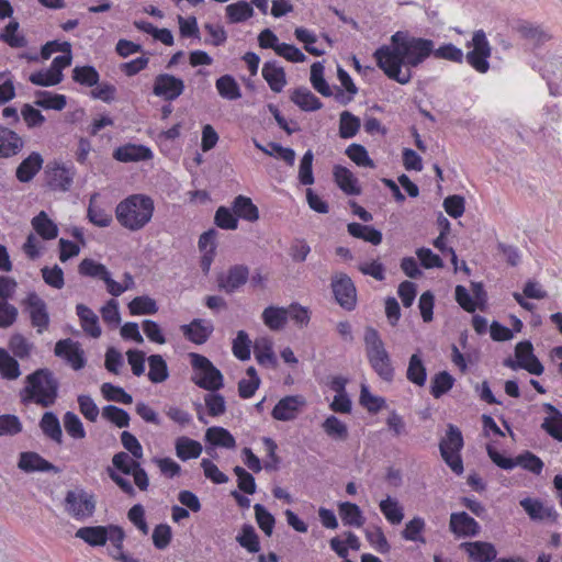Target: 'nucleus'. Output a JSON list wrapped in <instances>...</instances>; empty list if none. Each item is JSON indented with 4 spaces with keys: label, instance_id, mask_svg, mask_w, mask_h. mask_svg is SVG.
Masks as SVG:
<instances>
[{
    "label": "nucleus",
    "instance_id": "2eb2a0df",
    "mask_svg": "<svg viewBox=\"0 0 562 562\" xmlns=\"http://www.w3.org/2000/svg\"><path fill=\"white\" fill-rule=\"evenodd\" d=\"M305 404L301 395H288L281 398L273 407L271 416L276 420L289 422L296 418L301 407Z\"/></svg>",
    "mask_w": 562,
    "mask_h": 562
},
{
    "label": "nucleus",
    "instance_id": "6e6552de",
    "mask_svg": "<svg viewBox=\"0 0 562 562\" xmlns=\"http://www.w3.org/2000/svg\"><path fill=\"white\" fill-rule=\"evenodd\" d=\"M331 290L340 307L350 312L357 306V289L351 278L346 273H336L331 279Z\"/></svg>",
    "mask_w": 562,
    "mask_h": 562
},
{
    "label": "nucleus",
    "instance_id": "338daca9",
    "mask_svg": "<svg viewBox=\"0 0 562 562\" xmlns=\"http://www.w3.org/2000/svg\"><path fill=\"white\" fill-rule=\"evenodd\" d=\"M78 271L83 277L98 278L100 280L109 272L103 263L93 259L85 258L78 266Z\"/></svg>",
    "mask_w": 562,
    "mask_h": 562
},
{
    "label": "nucleus",
    "instance_id": "49530a36",
    "mask_svg": "<svg viewBox=\"0 0 562 562\" xmlns=\"http://www.w3.org/2000/svg\"><path fill=\"white\" fill-rule=\"evenodd\" d=\"M218 94L227 100H237L241 97L240 87L232 75H224L215 82Z\"/></svg>",
    "mask_w": 562,
    "mask_h": 562
},
{
    "label": "nucleus",
    "instance_id": "ddd939ff",
    "mask_svg": "<svg viewBox=\"0 0 562 562\" xmlns=\"http://www.w3.org/2000/svg\"><path fill=\"white\" fill-rule=\"evenodd\" d=\"M24 303L30 312L31 324L38 334H42L49 325V314L45 301L35 292H31L27 294Z\"/></svg>",
    "mask_w": 562,
    "mask_h": 562
},
{
    "label": "nucleus",
    "instance_id": "864d4df0",
    "mask_svg": "<svg viewBox=\"0 0 562 562\" xmlns=\"http://www.w3.org/2000/svg\"><path fill=\"white\" fill-rule=\"evenodd\" d=\"M72 80L85 87L97 86L100 75L93 66H76L72 69Z\"/></svg>",
    "mask_w": 562,
    "mask_h": 562
},
{
    "label": "nucleus",
    "instance_id": "7ed1b4c3",
    "mask_svg": "<svg viewBox=\"0 0 562 562\" xmlns=\"http://www.w3.org/2000/svg\"><path fill=\"white\" fill-rule=\"evenodd\" d=\"M58 387L59 382L49 369H37L26 376L25 400L49 407L56 402Z\"/></svg>",
    "mask_w": 562,
    "mask_h": 562
},
{
    "label": "nucleus",
    "instance_id": "680f3d73",
    "mask_svg": "<svg viewBox=\"0 0 562 562\" xmlns=\"http://www.w3.org/2000/svg\"><path fill=\"white\" fill-rule=\"evenodd\" d=\"M380 509L385 518L393 525L400 524L404 518L403 508L398 502L390 496L380 502Z\"/></svg>",
    "mask_w": 562,
    "mask_h": 562
},
{
    "label": "nucleus",
    "instance_id": "69168bd1",
    "mask_svg": "<svg viewBox=\"0 0 562 562\" xmlns=\"http://www.w3.org/2000/svg\"><path fill=\"white\" fill-rule=\"evenodd\" d=\"M214 223L222 229H236L238 227V218L231 210L226 206H220L214 215Z\"/></svg>",
    "mask_w": 562,
    "mask_h": 562
},
{
    "label": "nucleus",
    "instance_id": "6ab92c4d",
    "mask_svg": "<svg viewBox=\"0 0 562 562\" xmlns=\"http://www.w3.org/2000/svg\"><path fill=\"white\" fill-rule=\"evenodd\" d=\"M153 157V151L145 145L126 144L113 151V158L121 162L145 161Z\"/></svg>",
    "mask_w": 562,
    "mask_h": 562
},
{
    "label": "nucleus",
    "instance_id": "f704fd0d",
    "mask_svg": "<svg viewBox=\"0 0 562 562\" xmlns=\"http://www.w3.org/2000/svg\"><path fill=\"white\" fill-rule=\"evenodd\" d=\"M233 210L237 218L240 217L248 222H256L259 218L258 207L248 196L237 195L233 201Z\"/></svg>",
    "mask_w": 562,
    "mask_h": 562
},
{
    "label": "nucleus",
    "instance_id": "3c124183",
    "mask_svg": "<svg viewBox=\"0 0 562 562\" xmlns=\"http://www.w3.org/2000/svg\"><path fill=\"white\" fill-rule=\"evenodd\" d=\"M361 126L360 119L349 111L340 113L339 136L344 139L352 138L357 135Z\"/></svg>",
    "mask_w": 562,
    "mask_h": 562
},
{
    "label": "nucleus",
    "instance_id": "0eeeda50",
    "mask_svg": "<svg viewBox=\"0 0 562 562\" xmlns=\"http://www.w3.org/2000/svg\"><path fill=\"white\" fill-rule=\"evenodd\" d=\"M471 44L473 49L464 56L467 63L477 72L486 74L490 69L488 58L491 57L492 48L485 32L483 30L475 31Z\"/></svg>",
    "mask_w": 562,
    "mask_h": 562
},
{
    "label": "nucleus",
    "instance_id": "393cba45",
    "mask_svg": "<svg viewBox=\"0 0 562 562\" xmlns=\"http://www.w3.org/2000/svg\"><path fill=\"white\" fill-rule=\"evenodd\" d=\"M76 313L80 319L81 327L92 338L101 336V327L97 314L85 304H77Z\"/></svg>",
    "mask_w": 562,
    "mask_h": 562
},
{
    "label": "nucleus",
    "instance_id": "f257e3e1",
    "mask_svg": "<svg viewBox=\"0 0 562 562\" xmlns=\"http://www.w3.org/2000/svg\"><path fill=\"white\" fill-rule=\"evenodd\" d=\"M430 56L458 64L464 58L462 49L452 43L435 48L432 40L416 37L403 31L395 32L390 45H382L373 53L376 66L389 79L400 85H407L413 76L411 69Z\"/></svg>",
    "mask_w": 562,
    "mask_h": 562
},
{
    "label": "nucleus",
    "instance_id": "09e8293b",
    "mask_svg": "<svg viewBox=\"0 0 562 562\" xmlns=\"http://www.w3.org/2000/svg\"><path fill=\"white\" fill-rule=\"evenodd\" d=\"M363 341L367 358L387 352L379 331L371 326L366 327Z\"/></svg>",
    "mask_w": 562,
    "mask_h": 562
},
{
    "label": "nucleus",
    "instance_id": "7c9ffc66",
    "mask_svg": "<svg viewBox=\"0 0 562 562\" xmlns=\"http://www.w3.org/2000/svg\"><path fill=\"white\" fill-rule=\"evenodd\" d=\"M252 143L257 149L265 153L268 156H276L282 159L286 165L293 166L295 161V151L292 148L283 147L279 143L270 142L267 146L260 144L256 138Z\"/></svg>",
    "mask_w": 562,
    "mask_h": 562
},
{
    "label": "nucleus",
    "instance_id": "f3484780",
    "mask_svg": "<svg viewBox=\"0 0 562 562\" xmlns=\"http://www.w3.org/2000/svg\"><path fill=\"white\" fill-rule=\"evenodd\" d=\"M18 468L26 473L33 472H54L59 473V468L44 459L37 452H21L19 457Z\"/></svg>",
    "mask_w": 562,
    "mask_h": 562
},
{
    "label": "nucleus",
    "instance_id": "0e129e2a",
    "mask_svg": "<svg viewBox=\"0 0 562 562\" xmlns=\"http://www.w3.org/2000/svg\"><path fill=\"white\" fill-rule=\"evenodd\" d=\"M359 402L372 414L378 413L385 406V398L373 395L366 384L361 385Z\"/></svg>",
    "mask_w": 562,
    "mask_h": 562
},
{
    "label": "nucleus",
    "instance_id": "e433bc0d",
    "mask_svg": "<svg viewBox=\"0 0 562 562\" xmlns=\"http://www.w3.org/2000/svg\"><path fill=\"white\" fill-rule=\"evenodd\" d=\"M35 97L36 100L34 104L45 110L61 111L67 104V99L64 94L53 93L46 90L36 91Z\"/></svg>",
    "mask_w": 562,
    "mask_h": 562
},
{
    "label": "nucleus",
    "instance_id": "8fccbe9b",
    "mask_svg": "<svg viewBox=\"0 0 562 562\" xmlns=\"http://www.w3.org/2000/svg\"><path fill=\"white\" fill-rule=\"evenodd\" d=\"M0 374L3 379L15 380L21 375L20 364L9 351L0 347Z\"/></svg>",
    "mask_w": 562,
    "mask_h": 562
},
{
    "label": "nucleus",
    "instance_id": "4be33fe9",
    "mask_svg": "<svg viewBox=\"0 0 562 562\" xmlns=\"http://www.w3.org/2000/svg\"><path fill=\"white\" fill-rule=\"evenodd\" d=\"M333 176L338 188L348 195H359L361 188L355 175L341 165H336L333 169Z\"/></svg>",
    "mask_w": 562,
    "mask_h": 562
},
{
    "label": "nucleus",
    "instance_id": "c9c22d12",
    "mask_svg": "<svg viewBox=\"0 0 562 562\" xmlns=\"http://www.w3.org/2000/svg\"><path fill=\"white\" fill-rule=\"evenodd\" d=\"M205 440L215 447H223L227 449L236 447V440L233 435L227 429L220 426L207 428L205 432Z\"/></svg>",
    "mask_w": 562,
    "mask_h": 562
},
{
    "label": "nucleus",
    "instance_id": "20e7f679",
    "mask_svg": "<svg viewBox=\"0 0 562 562\" xmlns=\"http://www.w3.org/2000/svg\"><path fill=\"white\" fill-rule=\"evenodd\" d=\"M191 366L198 373L192 376V382L199 387L216 392L224 386L222 372L205 357L200 353H190Z\"/></svg>",
    "mask_w": 562,
    "mask_h": 562
},
{
    "label": "nucleus",
    "instance_id": "603ef678",
    "mask_svg": "<svg viewBox=\"0 0 562 562\" xmlns=\"http://www.w3.org/2000/svg\"><path fill=\"white\" fill-rule=\"evenodd\" d=\"M128 310L132 315H154L158 312V305L150 296L140 295L128 303Z\"/></svg>",
    "mask_w": 562,
    "mask_h": 562
},
{
    "label": "nucleus",
    "instance_id": "ea45409f",
    "mask_svg": "<svg viewBox=\"0 0 562 562\" xmlns=\"http://www.w3.org/2000/svg\"><path fill=\"white\" fill-rule=\"evenodd\" d=\"M262 321L271 330L282 329L288 321L285 307L268 306L262 312Z\"/></svg>",
    "mask_w": 562,
    "mask_h": 562
},
{
    "label": "nucleus",
    "instance_id": "bb28decb",
    "mask_svg": "<svg viewBox=\"0 0 562 562\" xmlns=\"http://www.w3.org/2000/svg\"><path fill=\"white\" fill-rule=\"evenodd\" d=\"M290 99L301 110L306 112L317 111L323 106L322 101L306 87H299L294 89L290 95Z\"/></svg>",
    "mask_w": 562,
    "mask_h": 562
},
{
    "label": "nucleus",
    "instance_id": "e2e57ef3",
    "mask_svg": "<svg viewBox=\"0 0 562 562\" xmlns=\"http://www.w3.org/2000/svg\"><path fill=\"white\" fill-rule=\"evenodd\" d=\"M251 341L245 330L237 331L236 338L233 340V353L240 361L250 359Z\"/></svg>",
    "mask_w": 562,
    "mask_h": 562
},
{
    "label": "nucleus",
    "instance_id": "9d476101",
    "mask_svg": "<svg viewBox=\"0 0 562 562\" xmlns=\"http://www.w3.org/2000/svg\"><path fill=\"white\" fill-rule=\"evenodd\" d=\"M186 89L184 81L171 74L162 72L155 77L153 93L167 102L178 99Z\"/></svg>",
    "mask_w": 562,
    "mask_h": 562
},
{
    "label": "nucleus",
    "instance_id": "13d9d810",
    "mask_svg": "<svg viewBox=\"0 0 562 562\" xmlns=\"http://www.w3.org/2000/svg\"><path fill=\"white\" fill-rule=\"evenodd\" d=\"M97 193H94L90 198V203L87 211L88 220L98 227H108L112 223L113 218L110 213L103 210L100 206H95L93 204L94 199L97 198Z\"/></svg>",
    "mask_w": 562,
    "mask_h": 562
},
{
    "label": "nucleus",
    "instance_id": "39448f33",
    "mask_svg": "<svg viewBox=\"0 0 562 562\" xmlns=\"http://www.w3.org/2000/svg\"><path fill=\"white\" fill-rule=\"evenodd\" d=\"M464 446L463 436L461 430L449 424L446 437L439 442V450L441 458L447 465L458 475L463 473V461L460 454Z\"/></svg>",
    "mask_w": 562,
    "mask_h": 562
},
{
    "label": "nucleus",
    "instance_id": "5701e85b",
    "mask_svg": "<svg viewBox=\"0 0 562 562\" xmlns=\"http://www.w3.org/2000/svg\"><path fill=\"white\" fill-rule=\"evenodd\" d=\"M261 74L270 89L276 93L281 92L286 85L285 71L283 67L278 66L274 60L266 61Z\"/></svg>",
    "mask_w": 562,
    "mask_h": 562
},
{
    "label": "nucleus",
    "instance_id": "de8ad7c7",
    "mask_svg": "<svg viewBox=\"0 0 562 562\" xmlns=\"http://www.w3.org/2000/svg\"><path fill=\"white\" fill-rule=\"evenodd\" d=\"M236 541L249 553H257L260 551L259 537L251 525H243L240 532L236 537Z\"/></svg>",
    "mask_w": 562,
    "mask_h": 562
},
{
    "label": "nucleus",
    "instance_id": "37998d69",
    "mask_svg": "<svg viewBox=\"0 0 562 562\" xmlns=\"http://www.w3.org/2000/svg\"><path fill=\"white\" fill-rule=\"evenodd\" d=\"M149 371L148 379L153 383H162L169 376V370L166 360L161 355H151L147 358Z\"/></svg>",
    "mask_w": 562,
    "mask_h": 562
},
{
    "label": "nucleus",
    "instance_id": "a19ab883",
    "mask_svg": "<svg viewBox=\"0 0 562 562\" xmlns=\"http://www.w3.org/2000/svg\"><path fill=\"white\" fill-rule=\"evenodd\" d=\"M519 504L532 520H543L555 516L553 508H546L538 499L527 497L521 499Z\"/></svg>",
    "mask_w": 562,
    "mask_h": 562
},
{
    "label": "nucleus",
    "instance_id": "b1692460",
    "mask_svg": "<svg viewBox=\"0 0 562 562\" xmlns=\"http://www.w3.org/2000/svg\"><path fill=\"white\" fill-rule=\"evenodd\" d=\"M543 409L549 414L541 427L552 438L562 441V413L552 404L544 403Z\"/></svg>",
    "mask_w": 562,
    "mask_h": 562
},
{
    "label": "nucleus",
    "instance_id": "412c9836",
    "mask_svg": "<svg viewBox=\"0 0 562 562\" xmlns=\"http://www.w3.org/2000/svg\"><path fill=\"white\" fill-rule=\"evenodd\" d=\"M24 146L22 137L9 127L0 125V158L18 155Z\"/></svg>",
    "mask_w": 562,
    "mask_h": 562
},
{
    "label": "nucleus",
    "instance_id": "f8f14e48",
    "mask_svg": "<svg viewBox=\"0 0 562 562\" xmlns=\"http://www.w3.org/2000/svg\"><path fill=\"white\" fill-rule=\"evenodd\" d=\"M249 279V268L245 265H234L227 272L217 277V286L227 294H232L240 286L247 283Z\"/></svg>",
    "mask_w": 562,
    "mask_h": 562
},
{
    "label": "nucleus",
    "instance_id": "9b49d317",
    "mask_svg": "<svg viewBox=\"0 0 562 562\" xmlns=\"http://www.w3.org/2000/svg\"><path fill=\"white\" fill-rule=\"evenodd\" d=\"M54 353L64 359L76 371L86 367L87 360L80 342L71 338L60 339L55 344Z\"/></svg>",
    "mask_w": 562,
    "mask_h": 562
},
{
    "label": "nucleus",
    "instance_id": "2f4dec72",
    "mask_svg": "<svg viewBox=\"0 0 562 562\" xmlns=\"http://www.w3.org/2000/svg\"><path fill=\"white\" fill-rule=\"evenodd\" d=\"M33 229L45 240H50L57 237L58 227L48 217L45 211H41L31 221Z\"/></svg>",
    "mask_w": 562,
    "mask_h": 562
},
{
    "label": "nucleus",
    "instance_id": "1a4fd4ad",
    "mask_svg": "<svg viewBox=\"0 0 562 562\" xmlns=\"http://www.w3.org/2000/svg\"><path fill=\"white\" fill-rule=\"evenodd\" d=\"M66 512L75 519L91 517L95 510V499L92 494L80 490L68 491L65 497Z\"/></svg>",
    "mask_w": 562,
    "mask_h": 562
},
{
    "label": "nucleus",
    "instance_id": "a18cd8bd",
    "mask_svg": "<svg viewBox=\"0 0 562 562\" xmlns=\"http://www.w3.org/2000/svg\"><path fill=\"white\" fill-rule=\"evenodd\" d=\"M254 353L259 364L272 368L276 367L277 357L272 350V342L269 339L262 338L260 340H256Z\"/></svg>",
    "mask_w": 562,
    "mask_h": 562
},
{
    "label": "nucleus",
    "instance_id": "dca6fc26",
    "mask_svg": "<svg viewBox=\"0 0 562 562\" xmlns=\"http://www.w3.org/2000/svg\"><path fill=\"white\" fill-rule=\"evenodd\" d=\"M449 529L458 537H475L481 527L468 513L459 512L450 515Z\"/></svg>",
    "mask_w": 562,
    "mask_h": 562
},
{
    "label": "nucleus",
    "instance_id": "a878e982",
    "mask_svg": "<svg viewBox=\"0 0 562 562\" xmlns=\"http://www.w3.org/2000/svg\"><path fill=\"white\" fill-rule=\"evenodd\" d=\"M203 319L195 318L190 324L182 325L183 336L193 344L202 345L207 341L213 331V326H204Z\"/></svg>",
    "mask_w": 562,
    "mask_h": 562
},
{
    "label": "nucleus",
    "instance_id": "bf43d9fd",
    "mask_svg": "<svg viewBox=\"0 0 562 562\" xmlns=\"http://www.w3.org/2000/svg\"><path fill=\"white\" fill-rule=\"evenodd\" d=\"M102 417L113 423L119 428H126L130 426V414L115 405H106L102 409Z\"/></svg>",
    "mask_w": 562,
    "mask_h": 562
},
{
    "label": "nucleus",
    "instance_id": "052dcab7",
    "mask_svg": "<svg viewBox=\"0 0 562 562\" xmlns=\"http://www.w3.org/2000/svg\"><path fill=\"white\" fill-rule=\"evenodd\" d=\"M345 154L359 167L375 168L374 161L369 157L368 150L361 144H350Z\"/></svg>",
    "mask_w": 562,
    "mask_h": 562
},
{
    "label": "nucleus",
    "instance_id": "72a5a7b5",
    "mask_svg": "<svg viewBox=\"0 0 562 562\" xmlns=\"http://www.w3.org/2000/svg\"><path fill=\"white\" fill-rule=\"evenodd\" d=\"M40 427L43 434L60 445L63 442V430L58 417L53 412H46L41 418Z\"/></svg>",
    "mask_w": 562,
    "mask_h": 562
},
{
    "label": "nucleus",
    "instance_id": "c85d7f7f",
    "mask_svg": "<svg viewBox=\"0 0 562 562\" xmlns=\"http://www.w3.org/2000/svg\"><path fill=\"white\" fill-rule=\"evenodd\" d=\"M76 537L92 547L104 546L108 541V528L106 526L81 527L76 531Z\"/></svg>",
    "mask_w": 562,
    "mask_h": 562
},
{
    "label": "nucleus",
    "instance_id": "4468645a",
    "mask_svg": "<svg viewBox=\"0 0 562 562\" xmlns=\"http://www.w3.org/2000/svg\"><path fill=\"white\" fill-rule=\"evenodd\" d=\"M460 549L468 554L472 562H495L497 559L496 547L487 541L462 542Z\"/></svg>",
    "mask_w": 562,
    "mask_h": 562
},
{
    "label": "nucleus",
    "instance_id": "79ce46f5",
    "mask_svg": "<svg viewBox=\"0 0 562 562\" xmlns=\"http://www.w3.org/2000/svg\"><path fill=\"white\" fill-rule=\"evenodd\" d=\"M339 515L345 526L359 528L366 521L360 507L350 502L339 504Z\"/></svg>",
    "mask_w": 562,
    "mask_h": 562
},
{
    "label": "nucleus",
    "instance_id": "aec40b11",
    "mask_svg": "<svg viewBox=\"0 0 562 562\" xmlns=\"http://www.w3.org/2000/svg\"><path fill=\"white\" fill-rule=\"evenodd\" d=\"M44 159L37 151H32L26 158H24L15 170L16 179L22 183H27L43 168Z\"/></svg>",
    "mask_w": 562,
    "mask_h": 562
},
{
    "label": "nucleus",
    "instance_id": "6e6d98bb",
    "mask_svg": "<svg viewBox=\"0 0 562 562\" xmlns=\"http://www.w3.org/2000/svg\"><path fill=\"white\" fill-rule=\"evenodd\" d=\"M311 83L313 88L324 97L333 94L329 85L324 78V66L321 61H316L311 66Z\"/></svg>",
    "mask_w": 562,
    "mask_h": 562
},
{
    "label": "nucleus",
    "instance_id": "a211bd4d",
    "mask_svg": "<svg viewBox=\"0 0 562 562\" xmlns=\"http://www.w3.org/2000/svg\"><path fill=\"white\" fill-rule=\"evenodd\" d=\"M515 357L520 363H525V370L533 375H541L544 371L543 364L533 353V346L529 340L520 341L515 347Z\"/></svg>",
    "mask_w": 562,
    "mask_h": 562
},
{
    "label": "nucleus",
    "instance_id": "5fc2aeb1",
    "mask_svg": "<svg viewBox=\"0 0 562 562\" xmlns=\"http://www.w3.org/2000/svg\"><path fill=\"white\" fill-rule=\"evenodd\" d=\"M322 427L326 435L335 440L345 441L348 438V428L345 423L334 415L328 416Z\"/></svg>",
    "mask_w": 562,
    "mask_h": 562
},
{
    "label": "nucleus",
    "instance_id": "423d86ee",
    "mask_svg": "<svg viewBox=\"0 0 562 562\" xmlns=\"http://www.w3.org/2000/svg\"><path fill=\"white\" fill-rule=\"evenodd\" d=\"M75 176L76 169L72 165L67 166L57 160L49 161L44 170L45 184L52 191H69Z\"/></svg>",
    "mask_w": 562,
    "mask_h": 562
},
{
    "label": "nucleus",
    "instance_id": "4d7b16f0",
    "mask_svg": "<svg viewBox=\"0 0 562 562\" xmlns=\"http://www.w3.org/2000/svg\"><path fill=\"white\" fill-rule=\"evenodd\" d=\"M101 393L106 401L117 402L121 404L130 405L133 403V397L123 387L116 386L110 382L101 385Z\"/></svg>",
    "mask_w": 562,
    "mask_h": 562
},
{
    "label": "nucleus",
    "instance_id": "774afa93",
    "mask_svg": "<svg viewBox=\"0 0 562 562\" xmlns=\"http://www.w3.org/2000/svg\"><path fill=\"white\" fill-rule=\"evenodd\" d=\"M517 465L530 471L533 474L539 475L543 470L544 463L535 453L530 451H524L517 456Z\"/></svg>",
    "mask_w": 562,
    "mask_h": 562
},
{
    "label": "nucleus",
    "instance_id": "58836bf2",
    "mask_svg": "<svg viewBox=\"0 0 562 562\" xmlns=\"http://www.w3.org/2000/svg\"><path fill=\"white\" fill-rule=\"evenodd\" d=\"M406 378L417 386H424L427 381V370L418 353L411 356L406 371Z\"/></svg>",
    "mask_w": 562,
    "mask_h": 562
},
{
    "label": "nucleus",
    "instance_id": "c756f323",
    "mask_svg": "<svg viewBox=\"0 0 562 562\" xmlns=\"http://www.w3.org/2000/svg\"><path fill=\"white\" fill-rule=\"evenodd\" d=\"M347 231L352 237L362 239L374 246L380 245L383 239L382 233L379 229L357 222L349 223Z\"/></svg>",
    "mask_w": 562,
    "mask_h": 562
},
{
    "label": "nucleus",
    "instance_id": "473e14b6",
    "mask_svg": "<svg viewBox=\"0 0 562 562\" xmlns=\"http://www.w3.org/2000/svg\"><path fill=\"white\" fill-rule=\"evenodd\" d=\"M175 448L177 457L182 461L196 459L202 452V445L186 436L177 438Z\"/></svg>",
    "mask_w": 562,
    "mask_h": 562
},
{
    "label": "nucleus",
    "instance_id": "4c0bfd02",
    "mask_svg": "<svg viewBox=\"0 0 562 562\" xmlns=\"http://www.w3.org/2000/svg\"><path fill=\"white\" fill-rule=\"evenodd\" d=\"M225 12L228 23L236 24L250 19L254 15V8L251 3L240 0L228 4Z\"/></svg>",
    "mask_w": 562,
    "mask_h": 562
},
{
    "label": "nucleus",
    "instance_id": "c03bdc74",
    "mask_svg": "<svg viewBox=\"0 0 562 562\" xmlns=\"http://www.w3.org/2000/svg\"><path fill=\"white\" fill-rule=\"evenodd\" d=\"M454 381V378L448 371L436 373L431 378L430 394L435 398H440L453 387Z\"/></svg>",
    "mask_w": 562,
    "mask_h": 562
},
{
    "label": "nucleus",
    "instance_id": "f03ea898",
    "mask_svg": "<svg viewBox=\"0 0 562 562\" xmlns=\"http://www.w3.org/2000/svg\"><path fill=\"white\" fill-rule=\"evenodd\" d=\"M155 211L154 200L145 194H132L115 207V217L121 226L132 232L144 228Z\"/></svg>",
    "mask_w": 562,
    "mask_h": 562
},
{
    "label": "nucleus",
    "instance_id": "cd10ccee",
    "mask_svg": "<svg viewBox=\"0 0 562 562\" xmlns=\"http://www.w3.org/2000/svg\"><path fill=\"white\" fill-rule=\"evenodd\" d=\"M373 371L385 382H392L394 379V368L389 352L375 355L367 358Z\"/></svg>",
    "mask_w": 562,
    "mask_h": 562
}]
</instances>
